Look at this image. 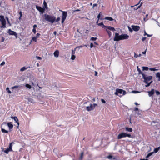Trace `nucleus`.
<instances>
[{
	"instance_id": "1",
	"label": "nucleus",
	"mask_w": 160,
	"mask_h": 160,
	"mask_svg": "<svg viewBox=\"0 0 160 160\" xmlns=\"http://www.w3.org/2000/svg\"><path fill=\"white\" fill-rule=\"evenodd\" d=\"M128 38L129 36L126 34H122L121 35H119L118 33H115L113 40L115 41H118L121 40L128 39Z\"/></svg>"
},
{
	"instance_id": "2",
	"label": "nucleus",
	"mask_w": 160,
	"mask_h": 160,
	"mask_svg": "<svg viewBox=\"0 0 160 160\" xmlns=\"http://www.w3.org/2000/svg\"><path fill=\"white\" fill-rule=\"evenodd\" d=\"M45 19L51 23H53L56 20V17L53 16L45 14L44 15Z\"/></svg>"
},
{
	"instance_id": "3",
	"label": "nucleus",
	"mask_w": 160,
	"mask_h": 160,
	"mask_svg": "<svg viewBox=\"0 0 160 160\" xmlns=\"http://www.w3.org/2000/svg\"><path fill=\"white\" fill-rule=\"evenodd\" d=\"M84 106L86 108V110L88 111H90L92 110H93V107H92V104L90 103L89 102H86L84 104Z\"/></svg>"
},
{
	"instance_id": "4",
	"label": "nucleus",
	"mask_w": 160,
	"mask_h": 160,
	"mask_svg": "<svg viewBox=\"0 0 160 160\" xmlns=\"http://www.w3.org/2000/svg\"><path fill=\"white\" fill-rule=\"evenodd\" d=\"M126 93V92L124 90L120 89H117L115 94L118 95L119 96H121L124 95Z\"/></svg>"
},
{
	"instance_id": "5",
	"label": "nucleus",
	"mask_w": 160,
	"mask_h": 160,
	"mask_svg": "<svg viewBox=\"0 0 160 160\" xmlns=\"http://www.w3.org/2000/svg\"><path fill=\"white\" fill-rule=\"evenodd\" d=\"M142 78L144 79V82L148 83L147 81H150L152 78V76H148L145 74H142Z\"/></svg>"
},
{
	"instance_id": "6",
	"label": "nucleus",
	"mask_w": 160,
	"mask_h": 160,
	"mask_svg": "<svg viewBox=\"0 0 160 160\" xmlns=\"http://www.w3.org/2000/svg\"><path fill=\"white\" fill-rule=\"evenodd\" d=\"M8 125V127L9 128V129L10 131H11L13 127V125L10 122H8L7 123L6 122H3L1 126L3 128H5L4 126H7Z\"/></svg>"
},
{
	"instance_id": "7",
	"label": "nucleus",
	"mask_w": 160,
	"mask_h": 160,
	"mask_svg": "<svg viewBox=\"0 0 160 160\" xmlns=\"http://www.w3.org/2000/svg\"><path fill=\"white\" fill-rule=\"evenodd\" d=\"M59 11L62 12V23H63L67 18V12H66L63 11L61 10H59Z\"/></svg>"
},
{
	"instance_id": "8",
	"label": "nucleus",
	"mask_w": 160,
	"mask_h": 160,
	"mask_svg": "<svg viewBox=\"0 0 160 160\" xmlns=\"http://www.w3.org/2000/svg\"><path fill=\"white\" fill-rule=\"evenodd\" d=\"M0 21L1 22V23L2 25V26L1 27L5 28L6 21L3 16L1 15L0 16Z\"/></svg>"
},
{
	"instance_id": "9",
	"label": "nucleus",
	"mask_w": 160,
	"mask_h": 160,
	"mask_svg": "<svg viewBox=\"0 0 160 160\" xmlns=\"http://www.w3.org/2000/svg\"><path fill=\"white\" fill-rule=\"evenodd\" d=\"M8 33L10 35L15 36L16 38H18L17 34L15 32L12 31L10 29L8 30Z\"/></svg>"
},
{
	"instance_id": "10",
	"label": "nucleus",
	"mask_w": 160,
	"mask_h": 160,
	"mask_svg": "<svg viewBox=\"0 0 160 160\" xmlns=\"http://www.w3.org/2000/svg\"><path fill=\"white\" fill-rule=\"evenodd\" d=\"M22 85H15L12 87L11 88L12 89L16 88L17 89V91L18 92L20 90L22 89Z\"/></svg>"
},
{
	"instance_id": "11",
	"label": "nucleus",
	"mask_w": 160,
	"mask_h": 160,
	"mask_svg": "<svg viewBox=\"0 0 160 160\" xmlns=\"http://www.w3.org/2000/svg\"><path fill=\"white\" fill-rule=\"evenodd\" d=\"M133 30L135 32H137L140 29V27L138 26L132 25L131 26Z\"/></svg>"
},
{
	"instance_id": "12",
	"label": "nucleus",
	"mask_w": 160,
	"mask_h": 160,
	"mask_svg": "<svg viewBox=\"0 0 160 160\" xmlns=\"http://www.w3.org/2000/svg\"><path fill=\"white\" fill-rule=\"evenodd\" d=\"M36 9L40 12L42 14L43 13L45 10L44 9H43L41 7L38 6H36Z\"/></svg>"
},
{
	"instance_id": "13",
	"label": "nucleus",
	"mask_w": 160,
	"mask_h": 160,
	"mask_svg": "<svg viewBox=\"0 0 160 160\" xmlns=\"http://www.w3.org/2000/svg\"><path fill=\"white\" fill-rule=\"evenodd\" d=\"M126 133H121L118 135V139H121L123 138L126 137Z\"/></svg>"
},
{
	"instance_id": "14",
	"label": "nucleus",
	"mask_w": 160,
	"mask_h": 160,
	"mask_svg": "<svg viewBox=\"0 0 160 160\" xmlns=\"http://www.w3.org/2000/svg\"><path fill=\"white\" fill-rule=\"evenodd\" d=\"M148 95L149 97H151L152 96L155 92V90L154 89H152L151 91H149L148 92Z\"/></svg>"
},
{
	"instance_id": "15",
	"label": "nucleus",
	"mask_w": 160,
	"mask_h": 160,
	"mask_svg": "<svg viewBox=\"0 0 160 160\" xmlns=\"http://www.w3.org/2000/svg\"><path fill=\"white\" fill-rule=\"evenodd\" d=\"M106 28L108 30H109L113 32L115 30V28L111 26H106Z\"/></svg>"
},
{
	"instance_id": "16",
	"label": "nucleus",
	"mask_w": 160,
	"mask_h": 160,
	"mask_svg": "<svg viewBox=\"0 0 160 160\" xmlns=\"http://www.w3.org/2000/svg\"><path fill=\"white\" fill-rule=\"evenodd\" d=\"M59 54V52L58 50L55 51L53 53L54 55L56 58H58V57Z\"/></svg>"
},
{
	"instance_id": "17",
	"label": "nucleus",
	"mask_w": 160,
	"mask_h": 160,
	"mask_svg": "<svg viewBox=\"0 0 160 160\" xmlns=\"http://www.w3.org/2000/svg\"><path fill=\"white\" fill-rule=\"evenodd\" d=\"M27 99L28 101V103L29 102H30V103H34L35 102L31 98H27Z\"/></svg>"
},
{
	"instance_id": "18",
	"label": "nucleus",
	"mask_w": 160,
	"mask_h": 160,
	"mask_svg": "<svg viewBox=\"0 0 160 160\" xmlns=\"http://www.w3.org/2000/svg\"><path fill=\"white\" fill-rule=\"evenodd\" d=\"M137 70L138 72V74L139 75V74H142H142H143L144 73H142L140 69L138 68V66H137Z\"/></svg>"
},
{
	"instance_id": "19",
	"label": "nucleus",
	"mask_w": 160,
	"mask_h": 160,
	"mask_svg": "<svg viewBox=\"0 0 160 160\" xmlns=\"http://www.w3.org/2000/svg\"><path fill=\"white\" fill-rule=\"evenodd\" d=\"M107 158L111 160H113L115 159V158L112 155H109L107 157Z\"/></svg>"
},
{
	"instance_id": "20",
	"label": "nucleus",
	"mask_w": 160,
	"mask_h": 160,
	"mask_svg": "<svg viewBox=\"0 0 160 160\" xmlns=\"http://www.w3.org/2000/svg\"><path fill=\"white\" fill-rule=\"evenodd\" d=\"M126 130L127 131L132 132V129L131 128H128V127H126L125 128Z\"/></svg>"
},
{
	"instance_id": "21",
	"label": "nucleus",
	"mask_w": 160,
	"mask_h": 160,
	"mask_svg": "<svg viewBox=\"0 0 160 160\" xmlns=\"http://www.w3.org/2000/svg\"><path fill=\"white\" fill-rule=\"evenodd\" d=\"M12 151L9 148H7L4 151V152L6 153H8L10 151Z\"/></svg>"
},
{
	"instance_id": "22",
	"label": "nucleus",
	"mask_w": 160,
	"mask_h": 160,
	"mask_svg": "<svg viewBox=\"0 0 160 160\" xmlns=\"http://www.w3.org/2000/svg\"><path fill=\"white\" fill-rule=\"evenodd\" d=\"M105 19L112 21L113 20V19L111 17H106L105 18Z\"/></svg>"
},
{
	"instance_id": "23",
	"label": "nucleus",
	"mask_w": 160,
	"mask_h": 160,
	"mask_svg": "<svg viewBox=\"0 0 160 160\" xmlns=\"http://www.w3.org/2000/svg\"><path fill=\"white\" fill-rule=\"evenodd\" d=\"M106 31L108 34L109 37L110 38L112 36V33L111 32H110L109 30H108V29H106Z\"/></svg>"
},
{
	"instance_id": "24",
	"label": "nucleus",
	"mask_w": 160,
	"mask_h": 160,
	"mask_svg": "<svg viewBox=\"0 0 160 160\" xmlns=\"http://www.w3.org/2000/svg\"><path fill=\"white\" fill-rule=\"evenodd\" d=\"M154 153V152H152L149 153L147 156H146V158H149L150 156L152 155V154Z\"/></svg>"
},
{
	"instance_id": "25",
	"label": "nucleus",
	"mask_w": 160,
	"mask_h": 160,
	"mask_svg": "<svg viewBox=\"0 0 160 160\" xmlns=\"http://www.w3.org/2000/svg\"><path fill=\"white\" fill-rule=\"evenodd\" d=\"M156 76L158 78V81H160V72H158L156 74Z\"/></svg>"
},
{
	"instance_id": "26",
	"label": "nucleus",
	"mask_w": 160,
	"mask_h": 160,
	"mask_svg": "<svg viewBox=\"0 0 160 160\" xmlns=\"http://www.w3.org/2000/svg\"><path fill=\"white\" fill-rule=\"evenodd\" d=\"M1 131L2 132L4 133H8V131L6 130H5V129L3 128L2 127L1 128Z\"/></svg>"
},
{
	"instance_id": "27",
	"label": "nucleus",
	"mask_w": 160,
	"mask_h": 160,
	"mask_svg": "<svg viewBox=\"0 0 160 160\" xmlns=\"http://www.w3.org/2000/svg\"><path fill=\"white\" fill-rule=\"evenodd\" d=\"M160 149V147H159L158 148H155L154 149V152L155 153L159 151V150Z\"/></svg>"
},
{
	"instance_id": "28",
	"label": "nucleus",
	"mask_w": 160,
	"mask_h": 160,
	"mask_svg": "<svg viewBox=\"0 0 160 160\" xmlns=\"http://www.w3.org/2000/svg\"><path fill=\"white\" fill-rule=\"evenodd\" d=\"M11 118L14 120L16 122H17V121H18V118L16 117H11Z\"/></svg>"
},
{
	"instance_id": "29",
	"label": "nucleus",
	"mask_w": 160,
	"mask_h": 160,
	"mask_svg": "<svg viewBox=\"0 0 160 160\" xmlns=\"http://www.w3.org/2000/svg\"><path fill=\"white\" fill-rule=\"evenodd\" d=\"M98 26H102V28H106V26H105V25H104L103 24V23L102 22L100 23H99L98 24Z\"/></svg>"
},
{
	"instance_id": "30",
	"label": "nucleus",
	"mask_w": 160,
	"mask_h": 160,
	"mask_svg": "<svg viewBox=\"0 0 160 160\" xmlns=\"http://www.w3.org/2000/svg\"><path fill=\"white\" fill-rule=\"evenodd\" d=\"M37 38L36 37H33L32 40H31V42L33 41L36 42H37Z\"/></svg>"
},
{
	"instance_id": "31",
	"label": "nucleus",
	"mask_w": 160,
	"mask_h": 160,
	"mask_svg": "<svg viewBox=\"0 0 160 160\" xmlns=\"http://www.w3.org/2000/svg\"><path fill=\"white\" fill-rule=\"evenodd\" d=\"M12 144H14V142H12L10 143L9 144V147L8 148L10 149L12 151Z\"/></svg>"
},
{
	"instance_id": "32",
	"label": "nucleus",
	"mask_w": 160,
	"mask_h": 160,
	"mask_svg": "<svg viewBox=\"0 0 160 160\" xmlns=\"http://www.w3.org/2000/svg\"><path fill=\"white\" fill-rule=\"evenodd\" d=\"M25 87L26 88H27L29 89L31 88H32L31 86L30 85H29V84H26Z\"/></svg>"
},
{
	"instance_id": "33",
	"label": "nucleus",
	"mask_w": 160,
	"mask_h": 160,
	"mask_svg": "<svg viewBox=\"0 0 160 160\" xmlns=\"http://www.w3.org/2000/svg\"><path fill=\"white\" fill-rule=\"evenodd\" d=\"M31 79L32 80V81H30V82H31V83L34 86V82H33L32 81V80H34V77H32V78H30V79Z\"/></svg>"
},
{
	"instance_id": "34",
	"label": "nucleus",
	"mask_w": 160,
	"mask_h": 160,
	"mask_svg": "<svg viewBox=\"0 0 160 160\" xmlns=\"http://www.w3.org/2000/svg\"><path fill=\"white\" fill-rule=\"evenodd\" d=\"M149 69V68L148 67H142V70L148 71Z\"/></svg>"
},
{
	"instance_id": "35",
	"label": "nucleus",
	"mask_w": 160,
	"mask_h": 160,
	"mask_svg": "<svg viewBox=\"0 0 160 160\" xmlns=\"http://www.w3.org/2000/svg\"><path fill=\"white\" fill-rule=\"evenodd\" d=\"M134 57H135V58L140 57L141 56V54H139V55H137L135 53V52H134Z\"/></svg>"
},
{
	"instance_id": "36",
	"label": "nucleus",
	"mask_w": 160,
	"mask_h": 160,
	"mask_svg": "<svg viewBox=\"0 0 160 160\" xmlns=\"http://www.w3.org/2000/svg\"><path fill=\"white\" fill-rule=\"evenodd\" d=\"M26 69H27L25 67H23L20 69V71H23L24 70H25Z\"/></svg>"
},
{
	"instance_id": "37",
	"label": "nucleus",
	"mask_w": 160,
	"mask_h": 160,
	"mask_svg": "<svg viewBox=\"0 0 160 160\" xmlns=\"http://www.w3.org/2000/svg\"><path fill=\"white\" fill-rule=\"evenodd\" d=\"M76 58V56L74 55H72L71 59L72 60H74L75 59V58Z\"/></svg>"
},
{
	"instance_id": "38",
	"label": "nucleus",
	"mask_w": 160,
	"mask_h": 160,
	"mask_svg": "<svg viewBox=\"0 0 160 160\" xmlns=\"http://www.w3.org/2000/svg\"><path fill=\"white\" fill-rule=\"evenodd\" d=\"M6 91L9 94L11 93V91L10 90L9 88L8 87L6 89Z\"/></svg>"
},
{
	"instance_id": "39",
	"label": "nucleus",
	"mask_w": 160,
	"mask_h": 160,
	"mask_svg": "<svg viewBox=\"0 0 160 160\" xmlns=\"http://www.w3.org/2000/svg\"><path fill=\"white\" fill-rule=\"evenodd\" d=\"M101 13V12H100L97 18L98 19V20H99V19H100L101 20H102L103 19V18H100Z\"/></svg>"
},
{
	"instance_id": "40",
	"label": "nucleus",
	"mask_w": 160,
	"mask_h": 160,
	"mask_svg": "<svg viewBox=\"0 0 160 160\" xmlns=\"http://www.w3.org/2000/svg\"><path fill=\"white\" fill-rule=\"evenodd\" d=\"M149 69L151 71H153L158 70V69L154 68H149Z\"/></svg>"
},
{
	"instance_id": "41",
	"label": "nucleus",
	"mask_w": 160,
	"mask_h": 160,
	"mask_svg": "<svg viewBox=\"0 0 160 160\" xmlns=\"http://www.w3.org/2000/svg\"><path fill=\"white\" fill-rule=\"evenodd\" d=\"M97 39V38H94V37H92L91 38L90 40H91L95 41Z\"/></svg>"
},
{
	"instance_id": "42",
	"label": "nucleus",
	"mask_w": 160,
	"mask_h": 160,
	"mask_svg": "<svg viewBox=\"0 0 160 160\" xmlns=\"http://www.w3.org/2000/svg\"><path fill=\"white\" fill-rule=\"evenodd\" d=\"M83 152H82L81 154V155H80V159L81 160H82V158H83Z\"/></svg>"
},
{
	"instance_id": "43",
	"label": "nucleus",
	"mask_w": 160,
	"mask_h": 160,
	"mask_svg": "<svg viewBox=\"0 0 160 160\" xmlns=\"http://www.w3.org/2000/svg\"><path fill=\"white\" fill-rule=\"evenodd\" d=\"M92 107H93V109H94L95 107L98 106V105L96 103H94L93 104H92Z\"/></svg>"
},
{
	"instance_id": "44",
	"label": "nucleus",
	"mask_w": 160,
	"mask_h": 160,
	"mask_svg": "<svg viewBox=\"0 0 160 160\" xmlns=\"http://www.w3.org/2000/svg\"><path fill=\"white\" fill-rule=\"evenodd\" d=\"M60 18L59 17L56 20H55V21L56 22H58L60 20Z\"/></svg>"
},
{
	"instance_id": "45",
	"label": "nucleus",
	"mask_w": 160,
	"mask_h": 160,
	"mask_svg": "<svg viewBox=\"0 0 160 160\" xmlns=\"http://www.w3.org/2000/svg\"><path fill=\"white\" fill-rule=\"evenodd\" d=\"M126 137H128L129 138L131 137V135L130 134H128L126 133Z\"/></svg>"
},
{
	"instance_id": "46",
	"label": "nucleus",
	"mask_w": 160,
	"mask_h": 160,
	"mask_svg": "<svg viewBox=\"0 0 160 160\" xmlns=\"http://www.w3.org/2000/svg\"><path fill=\"white\" fill-rule=\"evenodd\" d=\"M5 64V62L4 61H3L2 62V63L0 64L1 66H2L4 65Z\"/></svg>"
},
{
	"instance_id": "47",
	"label": "nucleus",
	"mask_w": 160,
	"mask_h": 160,
	"mask_svg": "<svg viewBox=\"0 0 160 160\" xmlns=\"http://www.w3.org/2000/svg\"><path fill=\"white\" fill-rule=\"evenodd\" d=\"M40 34H39V33H38L36 34V37H37V38H38L40 37Z\"/></svg>"
},
{
	"instance_id": "48",
	"label": "nucleus",
	"mask_w": 160,
	"mask_h": 160,
	"mask_svg": "<svg viewBox=\"0 0 160 160\" xmlns=\"http://www.w3.org/2000/svg\"><path fill=\"white\" fill-rule=\"evenodd\" d=\"M72 55H74L75 53V50H72Z\"/></svg>"
},
{
	"instance_id": "49",
	"label": "nucleus",
	"mask_w": 160,
	"mask_h": 160,
	"mask_svg": "<svg viewBox=\"0 0 160 160\" xmlns=\"http://www.w3.org/2000/svg\"><path fill=\"white\" fill-rule=\"evenodd\" d=\"M43 4H44V6L46 8L47 7V3L45 1H44V2H43Z\"/></svg>"
},
{
	"instance_id": "50",
	"label": "nucleus",
	"mask_w": 160,
	"mask_h": 160,
	"mask_svg": "<svg viewBox=\"0 0 160 160\" xmlns=\"http://www.w3.org/2000/svg\"><path fill=\"white\" fill-rule=\"evenodd\" d=\"M101 101L103 103H106V101L103 99H101Z\"/></svg>"
},
{
	"instance_id": "51",
	"label": "nucleus",
	"mask_w": 160,
	"mask_h": 160,
	"mask_svg": "<svg viewBox=\"0 0 160 160\" xmlns=\"http://www.w3.org/2000/svg\"><path fill=\"white\" fill-rule=\"evenodd\" d=\"M142 2H141V3L140 5L139 6H138V7H137V8H136V10H137L139 8H140V7L142 6Z\"/></svg>"
},
{
	"instance_id": "52",
	"label": "nucleus",
	"mask_w": 160,
	"mask_h": 160,
	"mask_svg": "<svg viewBox=\"0 0 160 160\" xmlns=\"http://www.w3.org/2000/svg\"><path fill=\"white\" fill-rule=\"evenodd\" d=\"M128 28L129 31L130 32H132V29L130 27H128Z\"/></svg>"
},
{
	"instance_id": "53",
	"label": "nucleus",
	"mask_w": 160,
	"mask_h": 160,
	"mask_svg": "<svg viewBox=\"0 0 160 160\" xmlns=\"http://www.w3.org/2000/svg\"><path fill=\"white\" fill-rule=\"evenodd\" d=\"M151 82H151L150 83H148V84L147 85H146L145 86L146 87L149 86L150 85V84H151Z\"/></svg>"
},
{
	"instance_id": "54",
	"label": "nucleus",
	"mask_w": 160,
	"mask_h": 160,
	"mask_svg": "<svg viewBox=\"0 0 160 160\" xmlns=\"http://www.w3.org/2000/svg\"><path fill=\"white\" fill-rule=\"evenodd\" d=\"M156 93L158 95L160 94V92L158 91H157L156 90Z\"/></svg>"
},
{
	"instance_id": "55",
	"label": "nucleus",
	"mask_w": 160,
	"mask_h": 160,
	"mask_svg": "<svg viewBox=\"0 0 160 160\" xmlns=\"http://www.w3.org/2000/svg\"><path fill=\"white\" fill-rule=\"evenodd\" d=\"M32 31L33 32V33L35 34L36 32V30L35 28H33L32 30Z\"/></svg>"
},
{
	"instance_id": "56",
	"label": "nucleus",
	"mask_w": 160,
	"mask_h": 160,
	"mask_svg": "<svg viewBox=\"0 0 160 160\" xmlns=\"http://www.w3.org/2000/svg\"><path fill=\"white\" fill-rule=\"evenodd\" d=\"M146 39V37H144V38H142V41H144L145 39Z\"/></svg>"
},
{
	"instance_id": "57",
	"label": "nucleus",
	"mask_w": 160,
	"mask_h": 160,
	"mask_svg": "<svg viewBox=\"0 0 160 160\" xmlns=\"http://www.w3.org/2000/svg\"><path fill=\"white\" fill-rule=\"evenodd\" d=\"M93 47V44L92 43H90V48H92Z\"/></svg>"
},
{
	"instance_id": "58",
	"label": "nucleus",
	"mask_w": 160,
	"mask_h": 160,
	"mask_svg": "<svg viewBox=\"0 0 160 160\" xmlns=\"http://www.w3.org/2000/svg\"><path fill=\"white\" fill-rule=\"evenodd\" d=\"M98 5L97 4H94L93 5L92 8H93L94 7L97 6Z\"/></svg>"
},
{
	"instance_id": "59",
	"label": "nucleus",
	"mask_w": 160,
	"mask_h": 160,
	"mask_svg": "<svg viewBox=\"0 0 160 160\" xmlns=\"http://www.w3.org/2000/svg\"><path fill=\"white\" fill-rule=\"evenodd\" d=\"M37 57V59L38 60H40L42 59V58L38 56V57Z\"/></svg>"
},
{
	"instance_id": "60",
	"label": "nucleus",
	"mask_w": 160,
	"mask_h": 160,
	"mask_svg": "<svg viewBox=\"0 0 160 160\" xmlns=\"http://www.w3.org/2000/svg\"><path fill=\"white\" fill-rule=\"evenodd\" d=\"M37 25L36 24H35L33 26V28H35L37 27Z\"/></svg>"
},
{
	"instance_id": "61",
	"label": "nucleus",
	"mask_w": 160,
	"mask_h": 160,
	"mask_svg": "<svg viewBox=\"0 0 160 160\" xmlns=\"http://www.w3.org/2000/svg\"><path fill=\"white\" fill-rule=\"evenodd\" d=\"M147 49L144 52H142V53L143 54H145L146 52Z\"/></svg>"
},
{
	"instance_id": "62",
	"label": "nucleus",
	"mask_w": 160,
	"mask_h": 160,
	"mask_svg": "<svg viewBox=\"0 0 160 160\" xmlns=\"http://www.w3.org/2000/svg\"><path fill=\"white\" fill-rule=\"evenodd\" d=\"M95 76H97V74H98V72L97 71H95Z\"/></svg>"
},
{
	"instance_id": "63",
	"label": "nucleus",
	"mask_w": 160,
	"mask_h": 160,
	"mask_svg": "<svg viewBox=\"0 0 160 160\" xmlns=\"http://www.w3.org/2000/svg\"><path fill=\"white\" fill-rule=\"evenodd\" d=\"M82 46H79L77 47V48H78L79 49H80V48H82Z\"/></svg>"
},
{
	"instance_id": "64",
	"label": "nucleus",
	"mask_w": 160,
	"mask_h": 160,
	"mask_svg": "<svg viewBox=\"0 0 160 160\" xmlns=\"http://www.w3.org/2000/svg\"><path fill=\"white\" fill-rule=\"evenodd\" d=\"M140 160H148V159H140Z\"/></svg>"
}]
</instances>
